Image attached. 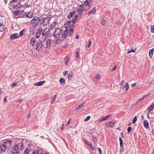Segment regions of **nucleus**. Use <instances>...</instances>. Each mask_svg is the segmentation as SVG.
I'll return each instance as SVG.
<instances>
[{
	"instance_id": "f257e3e1",
	"label": "nucleus",
	"mask_w": 154,
	"mask_h": 154,
	"mask_svg": "<svg viewBox=\"0 0 154 154\" xmlns=\"http://www.w3.org/2000/svg\"><path fill=\"white\" fill-rule=\"evenodd\" d=\"M24 147V145L22 143H20L14 145L12 149V154H19Z\"/></svg>"
},
{
	"instance_id": "f03ea898",
	"label": "nucleus",
	"mask_w": 154,
	"mask_h": 154,
	"mask_svg": "<svg viewBox=\"0 0 154 154\" xmlns=\"http://www.w3.org/2000/svg\"><path fill=\"white\" fill-rule=\"evenodd\" d=\"M51 20V18H44L39 17V23L41 25L42 24L44 26H46L49 23Z\"/></svg>"
},
{
	"instance_id": "7ed1b4c3",
	"label": "nucleus",
	"mask_w": 154,
	"mask_h": 154,
	"mask_svg": "<svg viewBox=\"0 0 154 154\" xmlns=\"http://www.w3.org/2000/svg\"><path fill=\"white\" fill-rule=\"evenodd\" d=\"M89 9V8H86L85 7L83 4L79 5V8L77 9V12L78 13L79 15L81 16L85 11H88Z\"/></svg>"
},
{
	"instance_id": "20e7f679",
	"label": "nucleus",
	"mask_w": 154,
	"mask_h": 154,
	"mask_svg": "<svg viewBox=\"0 0 154 154\" xmlns=\"http://www.w3.org/2000/svg\"><path fill=\"white\" fill-rule=\"evenodd\" d=\"M39 22V17L36 16H34L33 19L31 20V23L32 26L33 27L36 26Z\"/></svg>"
},
{
	"instance_id": "39448f33",
	"label": "nucleus",
	"mask_w": 154,
	"mask_h": 154,
	"mask_svg": "<svg viewBox=\"0 0 154 154\" xmlns=\"http://www.w3.org/2000/svg\"><path fill=\"white\" fill-rule=\"evenodd\" d=\"M62 32V29L60 28H56L54 31L53 36L56 38H58Z\"/></svg>"
},
{
	"instance_id": "423d86ee",
	"label": "nucleus",
	"mask_w": 154,
	"mask_h": 154,
	"mask_svg": "<svg viewBox=\"0 0 154 154\" xmlns=\"http://www.w3.org/2000/svg\"><path fill=\"white\" fill-rule=\"evenodd\" d=\"M43 45L42 44V41L41 40L39 39L37 41L35 44L36 50L37 51H39L42 48Z\"/></svg>"
},
{
	"instance_id": "0eeeda50",
	"label": "nucleus",
	"mask_w": 154,
	"mask_h": 154,
	"mask_svg": "<svg viewBox=\"0 0 154 154\" xmlns=\"http://www.w3.org/2000/svg\"><path fill=\"white\" fill-rule=\"evenodd\" d=\"M12 144V141L10 140H6L4 141L3 144L7 149H9L11 146Z\"/></svg>"
},
{
	"instance_id": "6e6552de",
	"label": "nucleus",
	"mask_w": 154,
	"mask_h": 154,
	"mask_svg": "<svg viewBox=\"0 0 154 154\" xmlns=\"http://www.w3.org/2000/svg\"><path fill=\"white\" fill-rule=\"evenodd\" d=\"M50 33V32L49 29H48L47 28H46L43 31L42 30V35L43 37H44V36L49 37Z\"/></svg>"
},
{
	"instance_id": "1a4fd4ad",
	"label": "nucleus",
	"mask_w": 154,
	"mask_h": 154,
	"mask_svg": "<svg viewBox=\"0 0 154 154\" xmlns=\"http://www.w3.org/2000/svg\"><path fill=\"white\" fill-rule=\"evenodd\" d=\"M42 31V29L41 27H40L37 29L35 35L36 38H38L40 37Z\"/></svg>"
},
{
	"instance_id": "9d476101",
	"label": "nucleus",
	"mask_w": 154,
	"mask_h": 154,
	"mask_svg": "<svg viewBox=\"0 0 154 154\" xmlns=\"http://www.w3.org/2000/svg\"><path fill=\"white\" fill-rule=\"evenodd\" d=\"M32 150L29 147L26 148L23 154H30L32 151Z\"/></svg>"
},
{
	"instance_id": "9b49d317",
	"label": "nucleus",
	"mask_w": 154,
	"mask_h": 154,
	"mask_svg": "<svg viewBox=\"0 0 154 154\" xmlns=\"http://www.w3.org/2000/svg\"><path fill=\"white\" fill-rule=\"evenodd\" d=\"M91 1V0H86L85 2H84V5L85 7L86 8H89V9L91 6V5L89 4V3Z\"/></svg>"
},
{
	"instance_id": "f8f14e48",
	"label": "nucleus",
	"mask_w": 154,
	"mask_h": 154,
	"mask_svg": "<svg viewBox=\"0 0 154 154\" xmlns=\"http://www.w3.org/2000/svg\"><path fill=\"white\" fill-rule=\"evenodd\" d=\"M6 148L5 146L3 144H2L0 145V153L4 152L6 149Z\"/></svg>"
},
{
	"instance_id": "ddd939ff",
	"label": "nucleus",
	"mask_w": 154,
	"mask_h": 154,
	"mask_svg": "<svg viewBox=\"0 0 154 154\" xmlns=\"http://www.w3.org/2000/svg\"><path fill=\"white\" fill-rule=\"evenodd\" d=\"M19 36L18 35V33H15L12 34L10 36V38L11 39H15L17 38H19Z\"/></svg>"
},
{
	"instance_id": "4468645a",
	"label": "nucleus",
	"mask_w": 154,
	"mask_h": 154,
	"mask_svg": "<svg viewBox=\"0 0 154 154\" xmlns=\"http://www.w3.org/2000/svg\"><path fill=\"white\" fill-rule=\"evenodd\" d=\"M69 31L68 30H66L62 34V37L63 38H66L68 37Z\"/></svg>"
},
{
	"instance_id": "2eb2a0df",
	"label": "nucleus",
	"mask_w": 154,
	"mask_h": 154,
	"mask_svg": "<svg viewBox=\"0 0 154 154\" xmlns=\"http://www.w3.org/2000/svg\"><path fill=\"white\" fill-rule=\"evenodd\" d=\"M52 40L51 38L47 40L46 42V48H49L51 45Z\"/></svg>"
},
{
	"instance_id": "dca6fc26",
	"label": "nucleus",
	"mask_w": 154,
	"mask_h": 154,
	"mask_svg": "<svg viewBox=\"0 0 154 154\" xmlns=\"http://www.w3.org/2000/svg\"><path fill=\"white\" fill-rule=\"evenodd\" d=\"M96 9L95 8L92 10L89 11L87 13L88 14L89 16L91 14H96Z\"/></svg>"
},
{
	"instance_id": "f3484780",
	"label": "nucleus",
	"mask_w": 154,
	"mask_h": 154,
	"mask_svg": "<svg viewBox=\"0 0 154 154\" xmlns=\"http://www.w3.org/2000/svg\"><path fill=\"white\" fill-rule=\"evenodd\" d=\"M45 82V81H40L34 84V85L35 86H41L43 85Z\"/></svg>"
},
{
	"instance_id": "a211bd4d",
	"label": "nucleus",
	"mask_w": 154,
	"mask_h": 154,
	"mask_svg": "<svg viewBox=\"0 0 154 154\" xmlns=\"http://www.w3.org/2000/svg\"><path fill=\"white\" fill-rule=\"evenodd\" d=\"M31 154H43V153L41 150H37V151H35L32 150Z\"/></svg>"
},
{
	"instance_id": "6ab92c4d",
	"label": "nucleus",
	"mask_w": 154,
	"mask_h": 154,
	"mask_svg": "<svg viewBox=\"0 0 154 154\" xmlns=\"http://www.w3.org/2000/svg\"><path fill=\"white\" fill-rule=\"evenodd\" d=\"M143 125L144 127L147 129L149 128V122L147 120L144 121L143 122Z\"/></svg>"
},
{
	"instance_id": "aec40b11",
	"label": "nucleus",
	"mask_w": 154,
	"mask_h": 154,
	"mask_svg": "<svg viewBox=\"0 0 154 154\" xmlns=\"http://www.w3.org/2000/svg\"><path fill=\"white\" fill-rule=\"evenodd\" d=\"M36 39L35 38H32L30 40V44L32 45H34L35 43Z\"/></svg>"
},
{
	"instance_id": "412c9836",
	"label": "nucleus",
	"mask_w": 154,
	"mask_h": 154,
	"mask_svg": "<svg viewBox=\"0 0 154 154\" xmlns=\"http://www.w3.org/2000/svg\"><path fill=\"white\" fill-rule=\"evenodd\" d=\"M4 26L3 23H0V32H2L4 30Z\"/></svg>"
},
{
	"instance_id": "4be33fe9",
	"label": "nucleus",
	"mask_w": 154,
	"mask_h": 154,
	"mask_svg": "<svg viewBox=\"0 0 154 154\" xmlns=\"http://www.w3.org/2000/svg\"><path fill=\"white\" fill-rule=\"evenodd\" d=\"M26 17L29 18H32L33 17V14L32 12L29 11L26 15Z\"/></svg>"
},
{
	"instance_id": "5701e85b",
	"label": "nucleus",
	"mask_w": 154,
	"mask_h": 154,
	"mask_svg": "<svg viewBox=\"0 0 154 154\" xmlns=\"http://www.w3.org/2000/svg\"><path fill=\"white\" fill-rule=\"evenodd\" d=\"M115 123H116L114 122H107L106 124V125H107L108 126H113Z\"/></svg>"
},
{
	"instance_id": "b1692460",
	"label": "nucleus",
	"mask_w": 154,
	"mask_h": 154,
	"mask_svg": "<svg viewBox=\"0 0 154 154\" xmlns=\"http://www.w3.org/2000/svg\"><path fill=\"white\" fill-rule=\"evenodd\" d=\"M154 104L152 103L150 106H149L147 108V110L149 111V112L151 113V111L153 109Z\"/></svg>"
},
{
	"instance_id": "393cba45",
	"label": "nucleus",
	"mask_w": 154,
	"mask_h": 154,
	"mask_svg": "<svg viewBox=\"0 0 154 154\" xmlns=\"http://www.w3.org/2000/svg\"><path fill=\"white\" fill-rule=\"evenodd\" d=\"M56 22H54L52 23L49 29H54L56 26Z\"/></svg>"
},
{
	"instance_id": "a878e982",
	"label": "nucleus",
	"mask_w": 154,
	"mask_h": 154,
	"mask_svg": "<svg viewBox=\"0 0 154 154\" xmlns=\"http://www.w3.org/2000/svg\"><path fill=\"white\" fill-rule=\"evenodd\" d=\"M75 11H73L72 12H70L69 13L68 15V18L69 19H71L72 17L75 15Z\"/></svg>"
},
{
	"instance_id": "bb28decb",
	"label": "nucleus",
	"mask_w": 154,
	"mask_h": 154,
	"mask_svg": "<svg viewBox=\"0 0 154 154\" xmlns=\"http://www.w3.org/2000/svg\"><path fill=\"white\" fill-rule=\"evenodd\" d=\"M129 88V85L128 83H126L125 84L124 86L123 87V89H124L125 88V90L126 91H127L128 90V89Z\"/></svg>"
},
{
	"instance_id": "cd10ccee",
	"label": "nucleus",
	"mask_w": 154,
	"mask_h": 154,
	"mask_svg": "<svg viewBox=\"0 0 154 154\" xmlns=\"http://www.w3.org/2000/svg\"><path fill=\"white\" fill-rule=\"evenodd\" d=\"M111 117V115H109L108 116H106L105 117H103L102 118H101L100 119V120L101 121H105L108 118H109Z\"/></svg>"
},
{
	"instance_id": "c85d7f7f",
	"label": "nucleus",
	"mask_w": 154,
	"mask_h": 154,
	"mask_svg": "<svg viewBox=\"0 0 154 154\" xmlns=\"http://www.w3.org/2000/svg\"><path fill=\"white\" fill-rule=\"evenodd\" d=\"M154 51L153 49L150 50L149 51V56L150 58L151 59L152 57L153 52Z\"/></svg>"
},
{
	"instance_id": "c756f323",
	"label": "nucleus",
	"mask_w": 154,
	"mask_h": 154,
	"mask_svg": "<svg viewBox=\"0 0 154 154\" xmlns=\"http://www.w3.org/2000/svg\"><path fill=\"white\" fill-rule=\"evenodd\" d=\"M59 81L61 85H64L65 84V80L64 78H60Z\"/></svg>"
},
{
	"instance_id": "7c9ffc66",
	"label": "nucleus",
	"mask_w": 154,
	"mask_h": 154,
	"mask_svg": "<svg viewBox=\"0 0 154 154\" xmlns=\"http://www.w3.org/2000/svg\"><path fill=\"white\" fill-rule=\"evenodd\" d=\"M85 103V101L82 104H80L79 105L78 107H77L75 109V111H76L78 110H79L82 107V106L84 105V104Z\"/></svg>"
},
{
	"instance_id": "2f4dec72",
	"label": "nucleus",
	"mask_w": 154,
	"mask_h": 154,
	"mask_svg": "<svg viewBox=\"0 0 154 154\" xmlns=\"http://www.w3.org/2000/svg\"><path fill=\"white\" fill-rule=\"evenodd\" d=\"M136 50V49L135 48H132L130 50L128 51L127 52V53L129 54L131 52L134 53L135 52Z\"/></svg>"
},
{
	"instance_id": "473e14b6",
	"label": "nucleus",
	"mask_w": 154,
	"mask_h": 154,
	"mask_svg": "<svg viewBox=\"0 0 154 154\" xmlns=\"http://www.w3.org/2000/svg\"><path fill=\"white\" fill-rule=\"evenodd\" d=\"M73 75V73L71 72L68 75V79L70 81Z\"/></svg>"
},
{
	"instance_id": "72a5a7b5",
	"label": "nucleus",
	"mask_w": 154,
	"mask_h": 154,
	"mask_svg": "<svg viewBox=\"0 0 154 154\" xmlns=\"http://www.w3.org/2000/svg\"><path fill=\"white\" fill-rule=\"evenodd\" d=\"M119 140L120 141V144L121 147H123V140L122 138L121 137H119Z\"/></svg>"
},
{
	"instance_id": "f704fd0d",
	"label": "nucleus",
	"mask_w": 154,
	"mask_h": 154,
	"mask_svg": "<svg viewBox=\"0 0 154 154\" xmlns=\"http://www.w3.org/2000/svg\"><path fill=\"white\" fill-rule=\"evenodd\" d=\"M61 40L60 39L58 38L56 40L55 43L56 44H59L61 43Z\"/></svg>"
},
{
	"instance_id": "c9c22d12",
	"label": "nucleus",
	"mask_w": 154,
	"mask_h": 154,
	"mask_svg": "<svg viewBox=\"0 0 154 154\" xmlns=\"http://www.w3.org/2000/svg\"><path fill=\"white\" fill-rule=\"evenodd\" d=\"M56 95H55L54 97H52L51 101V104L53 103L54 102L55 100L56 99Z\"/></svg>"
},
{
	"instance_id": "e433bc0d",
	"label": "nucleus",
	"mask_w": 154,
	"mask_h": 154,
	"mask_svg": "<svg viewBox=\"0 0 154 154\" xmlns=\"http://www.w3.org/2000/svg\"><path fill=\"white\" fill-rule=\"evenodd\" d=\"M74 28V26L73 24H71L70 26H69V29L70 30H73V29Z\"/></svg>"
},
{
	"instance_id": "4c0bfd02",
	"label": "nucleus",
	"mask_w": 154,
	"mask_h": 154,
	"mask_svg": "<svg viewBox=\"0 0 154 154\" xmlns=\"http://www.w3.org/2000/svg\"><path fill=\"white\" fill-rule=\"evenodd\" d=\"M137 117L136 116H135L134 117V119L133 120V122H132V123L133 124L135 123V122H136V121H137Z\"/></svg>"
},
{
	"instance_id": "58836bf2",
	"label": "nucleus",
	"mask_w": 154,
	"mask_h": 154,
	"mask_svg": "<svg viewBox=\"0 0 154 154\" xmlns=\"http://www.w3.org/2000/svg\"><path fill=\"white\" fill-rule=\"evenodd\" d=\"M89 146H90L91 148L93 150H95V148L92 144H91Z\"/></svg>"
},
{
	"instance_id": "ea45409f",
	"label": "nucleus",
	"mask_w": 154,
	"mask_h": 154,
	"mask_svg": "<svg viewBox=\"0 0 154 154\" xmlns=\"http://www.w3.org/2000/svg\"><path fill=\"white\" fill-rule=\"evenodd\" d=\"M69 36H71L73 34V33H74V31L73 30H69Z\"/></svg>"
},
{
	"instance_id": "a19ab883",
	"label": "nucleus",
	"mask_w": 154,
	"mask_h": 154,
	"mask_svg": "<svg viewBox=\"0 0 154 154\" xmlns=\"http://www.w3.org/2000/svg\"><path fill=\"white\" fill-rule=\"evenodd\" d=\"M132 128L131 127H128L127 128V131L128 133H129L131 131Z\"/></svg>"
},
{
	"instance_id": "79ce46f5",
	"label": "nucleus",
	"mask_w": 154,
	"mask_h": 154,
	"mask_svg": "<svg viewBox=\"0 0 154 154\" xmlns=\"http://www.w3.org/2000/svg\"><path fill=\"white\" fill-rule=\"evenodd\" d=\"M24 31V29H23L20 32L19 36L21 37L23 35Z\"/></svg>"
},
{
	"instance_id": "37998d69",
	"label": "nucleus",
	"mask_w": 154,
	"mask_h": 154,
	"mask_svg": "<svg viewBox=\"0 0 154 154\" xmlns=\"http://www.w3.org/2000/svg\"><path fill=\"white\" fill-rule=\"evenodd\" d=\"M151 31L152 33H154V26H151Z\"/></svg>"
},
{
	"instance_id": "c03bdc74",
	"label": "nucleus",
	"mask_w": 154,
	"mask_h": 154,
	"mask_svg": "<svg viewBox=\"0 0 154 154\" xmlns=\"http://www.w3.org/2000/svg\"><path fill=\"white\" fill-rule=\"evenodd\" d=\"M90 116H88L85 119H84V121L85 122H86L88 120H89L90 119Z\"/></svg>"
},
{
	"instance_id": "a18cd8bd",
	"label": "nucleus",
	"mask_w": 154,
	"mask_h": 154,
	"mask_svg": "<svg viewBox=\"0 0 154 154\" xmlns=\"http://www.w3.org/2000/svg\"><path fill=\"white\" fill-rule=\"evenodd\" d=\"M92 139L94 140L95 143H96V142H97V139L96 137L93 136L92 137Z\"/></svg>"
},
{
	"instance_id": "49530a36",
	"label": "nucleus",
	"mask_w": 154,
	"mask_h": 154,
	"mask_svg": "<svg viewBox=\"0 0 154 154\" xmlns=\"http://www.w3.org/2000/svg\"><path fill=\"white\" fill-rule=\"evenodd\" d=\"M19 12H20L19 11H14V14L15 15H17L18 14Z\"/></svg>"
},
{
	"instance_id": "de8ad7c7",
	"label": "nucleus",
	"mask_w": 154,
	"mask_h": 154,
	"mask_svg": "<svg viewBox=\"0 0 154 154\" xmlns=\"http://www.w3.org/2000/svg\"><path fill=\"white\" fill-rule=\"evenodd\" d=\"M77 21V19L75 18L74 17H73V19L72 20V22L73 23H75Z\"/></svg>"
},
{
	"instance_id": "09e8293b",
	"label": "nucleus",
	"mask_w": 154,
	"mask_h": 154,
	"mask_svg": "<svg viewBox=\"0 0 154 154\" xmlns=\"http://www.w3.org/2000/svg\"><path fill=\"white\" fill-rule=\"evenodd\" d=\"M95 79H98L100 78V75H97L95 76Z\"/></svg>"
},
{
	"instance_id": "8fccbe9b",
	"label": "nucleus",
	"mask_w": 154,
	"mask_h": 154,
	"mask_svg": "<svg viewBox=\"0 0 154 154\" xmlns=\"http://www.w3.org/2000/svg\"><path fill=\"white\" fill-rule=\"evenodd\" d=\"M91 43H92V41H89L88 45V48H89L90 47L91 44Z\"/></svg>"
},
{
	"instance_id": "3c124183",
	"label": "nucleus",
	"mask_w": 154,
	"mask_h": 154,
	"mask_svg": "<svg viewBox=\"0 0 154 154\" xmlns=\"http://www.w3.org/2000/svg\"><path fill=\"white\" fill-rule=\"evenodd\" d=\"M106 21L104 19H103L102 21L101 22V23L102 25H104L106 24Z\"/></svg>"
},
{
	"instance_id": "603ef678",
	"label": "nucleus",
	"mask_w": 154,
	"mask_h": 154,
	"mask_svg": "<svg viewBox=\"0 0 154 154\" xmlns=\"http://www.w3.org/2000/svg\"><path fill=\"white\" fill-rule=\"evenodd\" d=\"M65 61H68L69 60V58L67 56L65 57Z\"/></svg>"
},
{
	"instance_id": "864d4df0",
	"label": "nucleus",
	"mask_w": 154,
	"mask_h": 154,
	"mask_svg": "<svg viewBox=\"0 0 154 154\" xmlns=\"http://www.w3.org/2000/svg\"><path fill=\"white\" fill-rule=\"evenodd\" d=\"M17 85V83L16 82H14L12 83L11 86L12 87H15Z\"/></svg>"
},
{
	"instance_id": "5fc2aeb1",
	"label": "nucleus",
	"mask_w": 154,
	"mask_h": 154,
	"mask_svg": "<svg viewBox=\"0 0 154 154\" xmlns=\"http://www.w3.org/2000/svg\"><path fill=\"white\" fill-rule=\"evenodd\" d=\"M97 149L98 150L100 154H102V150L99 147H98L97 148Z\"/></svg>"
},
{
	"instance_id": "6e6d98bb",
	"label": "nucleus",
	"mask_w": 154,
	"mask_h": 154,
	"mask_svg": "<svg viewBox=\"0 0 154 154\" xmlns=\"http://www.w3.org/2000/svg\"><path fill=\"white\" fill-rule=\"evenodd\" d=\"M17 0H12V1L10 2V3H13L16 2L17 1Z\"/></svg>"
},
{
	"instance_id": "4d7b16f0",
	"label": "nucleus",
	"mask_w": 154,
	"mask_h": 154,
	"mask_svg": "<svg viewBox=\"0 0 154 154\" xmlns=\"http://www.w3.org/2000/svg\"><path fill=\"white\" fill-rule=\"evenodd\" d=\"M31 116V114L30 113H28L26 117L27 119H29Z\"/></svg>"
},
{
	"instance_id": "13d9d810",
	"label": "nucleus",
	"mask_w": 154,
	"mask_h": 154,
	"mask_svg": "<svg viewBox=\"0 0 154 154\" xmlns=\"http://www.w3.org/2000/svg\"><path fill=\"white\" fill-rule=\"evenodd\" d=\"M71 20H70L69 21H67L66 23V24L68 25H69V24H70L71 22Z\"/></svg>"
},
{
	"instance_id": "bf43d9fd",
	"label": "nucleus",
	"mask_w": 154,
	"mask_h": 154,
	"mask_svg": "<svg viewBox=\"0 0 154 154\" xmlns=\"http://www.w3.org/2000/svg\"><path fill=\"white\" fill-rule=\"evenodd\" d=\"M63 73L64 75H66L68 73V71H67L65 70L63 71Z\"/></svg>"
},
{
	"instance_id": "052dcab7",
	"label": "nucleus",
	"mask_w": 154,
	"mask_h": 154,
	"mask_svg": "<svg viewBox=\"0 0 154 154\" xmlns=\"http://www.w3.org/2000/svg\"><path fill=\"white\" fill-rule=\"evenodd\" d=\"M79 56V52H77L76 53V58H78V56Z\"/></svg>"
},
{
	"instance_id": "680f3d73",
	"label": "nucleus",
	"mask_w": 154,
	"mask_h": 154,
	"mask_svg": "<svg viewBox=\"0 0 154 154\" xmlns=\"http://www.w3.org/2000/svg\"><path fill=\"white\" fill-rule=\"evenodd\" d=\"M86 144L89 146H90V145L91 144V143L90 142L88 141Z\"/></svg>"
},
{
	"instance_id": "e2e57ef3",
	"label": "nucleus",
	"mask_w": 154,
	"mask_h": 154,
	"mask_svg": "<svg viewBox=\"0 0 154 154\" xmlns=\"http://www.w3.org/2000/svg\"><path fill=\"white\" fill-rule=\"evenodd\" d=\"M44 40L45 41H46L48 38V37H46V36H44Z\"/></svg>"
},
{
	"instance_id": "0e129e2a",
	"label": "nucleus",
	"mask_w": 154,
	"mask_h": 154,
	"mask_svg": "<svg viewBox=\"0 0 154 154\" xmlns=\"http://www.w3.org/2000/svg\"><path fill=\"white\" fill-rule=\"evenodd\" d=\"M6 98H7V97H4V101L5 102H6L7 101Z\"/></svg>"
},
{
	"instance_id": "69168bd1",
	"label": "nucleus",
	"mask_w": 154,
	"mask_h": 154,
	"mask_svg": "<svg viewBox=\"0 0 154 154\" xmlns=\"http://www.w3.org/2000/svg\"><path fill=\"white\" fill-rule=\"evenodd\" d=\"M116 66H115L114 67V68H113V69L111 70V72H113V71L115 69H116Z\"/></svg>"
},
{
	"instance_id": "338daca9",
	"label": "nucleus",
	"mask_w": 154,
	"mask_h": 154,
	"mask_svg": "<svg viewBox=\"0 0 154 154\" xmlns=\"http://www.w3.org/2000/svg\"><path fill=\"white\" fill-rule=\"evenodd\" d=\"M70 120H71V119H70L69 120V121L67 123L66 125H69V124L70 123Z\"/></svg>"
},
{
	"instance_id": "774afa93",
	"label": "nucleus",
	"mask_w": 154,
	"mask_h": 154,
	"mask_svg": "<svg viewBox=\"0 0 154 154\" xmlns=\"http://www.w3.org/2000/svg\"><path fill=\"white\" fill-rule=\"evenodd\" d=\"M124 82V81H121V82L119 84H120V85H122L123 84Z\"/></svg>"
}]
</instances>
